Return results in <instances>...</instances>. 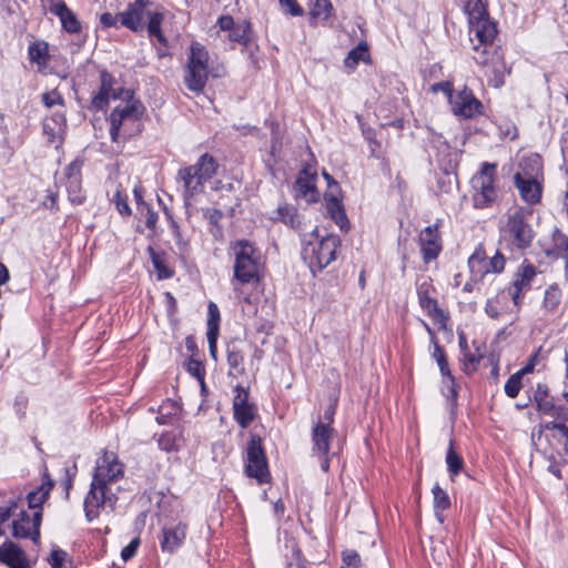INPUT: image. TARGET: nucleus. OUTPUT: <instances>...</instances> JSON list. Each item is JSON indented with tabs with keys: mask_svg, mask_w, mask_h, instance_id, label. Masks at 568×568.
Listing matches in <instances>:
<instances>
[{
	"mask_svg": "<svg viewBox=\"0 0 568 568\" xmlns=\"http://www.w3.org/2000/svg\"><path fill=\"white\" fill-rule=\"evenodd\" d=\"M17 508V503H12L8 507H0V524L7 521L11 516L16 515Z\"/></svg>",
	"mask_w": 568,
	"mask_h": 568,
	"instance_id": "obj_64",
	"label": "nucleus"
},
{
	"mask_svg": "<svg viewBox=\"0 0 568 568\" xmlns=\"http://www.w3.org/2000/svg\"><path fill=\"white\" fill-rule=\"evenodd\" d=\"M244 462V470L247 477L256 479L258 484L270 481L267 459L260 436L252 435L250 437Z\"/></svg>",
	"mask_w": 568,
	"mask_h": 568,
	"instance_id": "obj_11",
	"label": "nucleus"
},
{
	"mask_svg": "<svg viewBox=\"0 0 568 568\" xmlns=\"http://www.w3.org/2000/svg\"><path fill=\"white\" fill-rule=\"evenodd\" d=\"M316 172L311 168H304L298 174L294 190L297 197H308L310 200H315V191H316Z\"/></svg>",
	"mask_w": 568,
	"mask_h": 568,
	"instance_id": "obj_27",
	"label": "nucleus"
},
{
	"mask_svg": "<svg viewBox=\"0 0 568 568\" xmlns=\"http://www.w3.org/2000/svg\"><path fill=\"white\" fill-rule=\"evenodd\" d=\"M175 409V405L172 400H166L163 403L159 408V415L156 416V422L160 425H164L168 423L170 415L172 414L171 410L165 412L166 408Z\"/></svg>",
	"mask_w": 568,
	"mask_h": 568,
	"instance_id": "obj_57",
	"label": "nucleus"
},
{
	"mask_svg": "<svg viewBox=\"0 0 568 568\" xmlns=\"http://www.w3.org/2000/svg\"><path fill=\"white\" fill-rule=\"evenodd\" d=\"M42 103L47 108H52L54 105H63L64 100L58 90H52L42 94Z\"/></svg>",
	"mask_w": 568,
	"mask_h": 568,
	"instance_id": "obj_52",
	"label": "nucleus"
},
{
	"mask_svg": "<svg viewBox=\"0 0 568 568\" xmlns=\"http://www.w3.org/2000/svg\"><path fill=\"white\" fill-rule=\"evenodd\" d=\"M140 545V540L139 538H134L132 539L129 545H126L122 551H121V557L124 561H128L130 560L131 558H133L136 554V550H138V547Z\"/></svg>",
	"mask_w": 568,
	"mask_h": 568,
	"instance_id": "obj_59",
	"label": "nucleus"
},
{
	"mask_svg": "<svg viewBox=\"0 0 568 568\" xmlns=\"http://www.w3.org/2000/svg\"><path fill=\"white\" fill-rule=\"evenodd\" d=\"M464 11L468 17V22L489 17L487 10V0H467L464 6Z\"/></svg>",
	"mask_w": 568,
	"mask_h": 568,
	"instance_id": "obj_38",
	"label": "nucleus"
},
{
	"mask_svg": "<svg viewBox=\"0 0 568 568\" xmlns=\"http://www.w3.org/2000/svg\"><path fill=\"white\" fill-rule=\"evenodd\" d=\"M369 58L368 47L366 42H361L357 47L352 49L345 59L346 67L354 68L359 61H366Z\"/></svg>",
	"mask_w": 568,
	"mask_h": 568,
	"instance_id": "obj_44",
	"label": "nucleus"
},
{
	"mask_svg": "<svg viewBox=\"0 0 568 568\" xmlns=\"http://www.w3.org/2000/svg\"><path fill=\"white\" fill-rule=\"evenodd\" d=\"M82 161L74 160L65 168L68 181L72 179L81 180Z\"/></svg>",
	"mask_w": 568,
	"mask_h": 568,
	"instance_id": "obj_56",
	"label": "nucleus"
},
{
	"mask_svg": "<svg viewBox=\"0 0 568 568\" xmlns=\"http://www.w3.org/2000/svg\"><path fill=\"white\" fill-rule=\"evenodd\" d=\"M111 201H112V203H114L115 209L119 212V214H121L122 216L131 215V209L128 204V196H126V194H123V190L120 184L116 186Z\"/></svg>",
	"mask_w": 568,
	"mask_h": 568,
	"instance_id": "obj_46",
	"label": "nucleus"
},
{
	"mask_svg": "<svg viewBox=\"0 0 568 568\" xmlns=\"http://www.w3.org/2000/svg\"><path fill=\"white\" fill-rule=\"evenodd\" d=\"M227 39L232 42L247 47L252 40V27L247 20L239 21L227 33Z\"/></svg>",
	"mask_w": 568,
	"mask_h": 568,
	"instance_id": "obj_33",
	"label": "nucleus"
},
{
	"mask_svg": "<svg viewBox=\"0 0 568 568\" xmlns=\"http://www.w3.org/2000/svg\"><path fill=\"white\" fill-rule=\"evenodd\" d=\"M148 6L145 0H135L129 3L126 9L120 13V26L133 32L142 30Z\"/></svg>",
	"mask_w": 568,
	"mask_h": 568,
	"instance_id": "obj_21",
	"label": "nucleus"
},
{
	"mask_svg": "<svg viewBox=\"0 0 568 568\" xmlns=\"http://www.w3.org/2000/svg\"><path fill=\"white\" fill-rule=\"evenodd\" d=\"M186 371L192 376H194L196 379H199L201 383H203L204 375H205V368L200 361L190 358L186 363Z\"/></svg>",
	"mask_w": 568,
	"mask_h": 568,
	"instance_id": "obj_51",
	"label": "nucleus"
},
{
	"mask_svg": "<svg viewBox=\"0 0 568 568\" xmlns=\"http://www.w3.org/2000/svg\"><path fill=\"white\" fill-rule=\"evenodd\" d=\"M48 10L59 18L62 30L70 34L82 31V23L77 14L67 6L64 0H43Z\"/></svg>",
	"mask_w": 568,
	"mask_h": 568,
	"instance_id": "obj_19",
	"label": "nucleus"
},
{
	"mask_svg": "<svg viewBox=\"0 0 568 568\" xmlns=\"http://www.w3.org/2000/svg\"><path fill=\"white\" fill-rule=\"evenodd\" d=\"M171 230H172L175 243L179 246V248L182 252L186 251L189 243H187L186 240L183 239V236L181 234V231H180V227H179V225L175 222H172Z\"/></svg>",
	"mask_w": 568,
	"mask_h": 568,
	"instance_id": "obj_61",
	"label": "nucleus"
},
{
	"mask_svg": "<svg viewBox=\"0 0 568 568\" xmlns=\"http://www.w3.org/2000/svg\"><path fill=\"white\" fill-rule=\"evenodd\" d=\"M496 169V164L484 162L471 178V200L476 209L490 207L497 201Z\"/></svg>",
	"mask_w": 568,
	"mask_h": 568,
	"instance_id": "obj_8",
	"label": "nucleus"
},
{
	"mask_svg": "<svg viewBox=\"0 0 568 568\" xmlns=\"http://www.w3.org/2000/svg\"><path fill=\"white\" fill-rule=\"evenodd\" d=\"M209 78V52L200 42L190 45L187 61L184 68V83L195 93L203 91Z\"/></svg>",
	"mask_w": 568,
	"mask_h": 568,
	"instance_id": "obj_9",
	"label": "nucleus"
},
{
	"mask_svg": "<svg viewBox=\"0 0 568 568\" xmlns=\"http://www.w3.org/2000/svg\"><path fill=\"white\" fill-rule=\"evenodd\" d=\"M53 487V481L47 477L43 483L37 487V489L31 490L27 495L28 506L32 513H37V510L42 511V504L48 499L50 491Z\"/></svg>",
	"mask_w": 568,
	"mask_h": 568,
	"instance_id": "obj_31",
	"label": "nucleus"
},
{
	"mask_svg": "<svg viewBox=\"0 0 568 568\" xmlns=\"http://www.w3.org/2000/svg\"><path fill=\"white\" fill-rule=\"evenodd\" d=\"M519 168L520 171L514 175L515 186L525 203L535 205L540 202L542 193V187L537 181L541 170V160L536 154L525 156L520 160Z\"/></svg>",
	"mask_w": 568,
	"mask_h": 568,
	"instance_id": "obj_6",
	"label": "nucleus"
},
{
	"mask_svg": "<svg viewBox=\"0 0 568 568\" xmlns=\"http://www.w3.org/2000/svg\"><path fill=\"white\" fill-rule=\"evenodd\" d=\"M217 335H219V332H217L216 326L213 323L212 324L210 323V329L206 332V337H207V342H209L210 354L214 359H216V357H217V346H216Z\"/></svg>",
	"mask_w": 568,
	"mask_h": 568,
	"instance_id": "obj_54",
	"label": "nucleus"
},
{
	"mask_svg": "<svg viewBox=\"0 0 568 568\" xmlns=\"http://www.w3.org/2000/svg\"><path fill=\"white\" fill-rule=\"evenodd\" d=\"M51 568H75L72 557L63 549L53 548L48 558Z\"/></svg>",
	"mask_w": 568,
	"mask_h": 568,
	"instance_id": "obj_39",
	"label": "nucleus"
},
{
	"mask_svg": "<svg viewBox=\"0 0 568 568\" xmlns=\"http://www.w3.org/2000/svg\"><path fill=\"white\" fill-rule=\"evenodd\" d=\"M562 297V292L557 284L550 285L544 295L542 310L547 313H554L558 310Z\"/></svg>",
	"mask_w": 568,
	"mask_h": 568,
	"instance_id": "obj_36",
	"label": "nucleus"
},
{
	"mask_svg": "<svg viewBox=\"0 0 568 568\" xmlns=\"http://www.w3.org/2000/svg\"><path fill=\"white\" fill-rule=\"evenodd\" d=\"M215 159L204 153L195 164L180 169L178 182L182 184L185 201L203 191L204 184L216 173Z\"/></svg>",
	"mask_w": 568,
	"mask_h": 568,
	"instance_id": "obj_5",
	"label": "nucleus"
},
{
	"mask_svg": "<svg viewBox=\"0 0 568 568\" xmlns=\"http://www.w3.org/2000/svg\"><path fill=\"white\" fill-rule=\"evenodd\" d=\"M333 435V427L322 422H317L312 429V453L321 457V468L325 473L329 469V447Z\"/></svg>",
	"mask_w": 568,
	"mask_h": 568,
	"instance_id": "obj_14",
	"label": "nucleus"
},
{
	"mask_svg": "<svg viewBox=\"0 0 568 568\" xmlns=\"http://www.w3.org/2000/svg\"><path fill=\"white\" fill-rule=\"evenodd\" d=\"M469 41L471 43L473 59L480 67L488 84L500 88L505 77L510 73L503 50L496 45V23L490 17L479 18L468 22Z\"/></svg>",
	"mask_w": 568,
	"mask_h": 568,
	"instance_id": "obj_1",
	"label": "nucleus"
},
{
	"mask_svg": "<svg viewBox=\"0 0 568 568\" xmlns=\"http://www.w3.org/2000/svg\"><path fill=\"white\" fill-rule=\"evenodd\" d=\"M18 518L12 523V535L14 538H30L34 544L40 540V525L42 520V511L37 510L30 515L27 510L21 509L17 515Z\"/></svg>",
	"mask_w": 568,
	"mask_h": 568,
	"instance_id": "obj_15",
	"label": "nucleus"
},
{
	"mask_svg": "<svg viewBox=\"0 0 568 568\" xmlns=\"http://www.w3.org/2000/svg\"><path fill=\"white\" fill-rule=\"evenodd\" d=\"M276 219L293 230H303L304 217L298 213L297 209L293 205L285 204L278 206Z\"/></svg>",
	"mask_w": 568,
	"mask_h": 568,
	"instance_id": "obj_32",
	"label": "nucleus"
},
{
	"mask_svg": "<svg viewBox=\"0 0 568 568\" xmlns=\"http://www.w3.org/2000/svg\"><path fill=\"white\" fill-rule=\"evenodd\" d=\"M548 430H557L561 436V446L564 450L562 464H568V424L562 422L551 420L544 426Z\"/></svg>",
	"mask_w": 568,
	"mask_h": 568,
	"instance_id": "obj_41",
	"label": "nucleus"
},
{
	"mask_svg": "<svg viewBox=\"0 0 568 568\" xmlns=\"http://www.w3.org/2000/svg\"><path fill=\"white\" fill-rule=\"evenodd\" d=\"M433 356L438 364L442 375L446 378L444 381L446 388H447L446 396L448 398H452L455 400L457 397V388H456V384H455V378L452 375L450 369L448 367V362L446 358L445 351L442 346H439L438 343H435V345H434Z\"/></svg>",
	"mask_w": 568,
	"mask_h": 568,
	"instance_id": "obj_26",
	"label": "nucleus"
},
{
	"mask_svg": "<svg viewBox=\"0 0 568 568\" xmlns=\"http://www.w3.org/2000/svg\"><path fill=\"white\" fill-rule=\"evenodd\" d=\"M65 128L67 119L63 113H54L43 123V132L50 143H62Z\"/></svg>",
	"mask_w": 568,
	"mask_h": 568,
	"instance_id": "obj_28",
	"label": "nucleus"
},
{
	"mask_svg": "<svg viewBox=\"0 0 568 568\" xmlns=\"http://www.w3.org/2000/svg\"><path fill=\"white\" fill-rule=\"evenodd\" d=\"M361 566V556L353 549H347L342 552L341 568H358Z\"/></svg>",
	"mask_w": 568,
	"mask_h": 568,
	"instance_id": "obj_50",
	"label": "nucleus"
},
{
	"mask_svg": "<svg viewBox=\"0 0 568 568\" xmlns=\"http://www.w3.org/2000/svg\"><path fill=\"white\" fill-rule=\"evenodd\" d=\"M234 254V281L248 284L260 280V253L248 241H237L232 245Z\"/></svg>",
	"mask_w": 568,
	"mask_h": 568,
	"instance_id": "obj_7",
	"label": "nucleus"
},
{
	"mask_svg": "<svg viewBox=\"0 0 568 568\" xmlns=\"http://www.w3.org/2000/svg\"><path fill=\"white\" fill-rule=\"evenodd\" d=\"M506 260L503 254L496 252L488 257L481 245L477 246L468 258V267L471 280L481 281L489 273H500L505 268Z\"/></svg>",
	"mask_w": 568,
	"mask_h": 568,
	"instance_id": "obj_12",
	"label": "nucleus"
},
{
	"mask_svg": "<svg viewBox=\"0 0 568 568\" xmlns=\"http://www.w3.org/2000/svg\"><path fill=\"white\" fill-rule=\"evenodd\" d=\"M219 320H220V312L217 306L214 303H210L209 305V320H207V331L210 329V323L214 324L216 328L219 329Z\"/></svg>",
	"mask_w": 568,
	"mask_h": 568,
	"instance_id": "obj_63",
	"label": "nucleus"
},
{
	"mask_svg": "<svg viewBox=\"0 0 568 568\" xmlns=\"http://www.w3.org/2000/svg\"><path fill=\"white\" fill-rule=\"evenodd\" d=\"M100 23L103 28H119L120 13L112 14L110 12H104L100 16Z\"/></svg>",
	"mask_w": 568,
	"mask_h": 568,
	"instance_id": "obj_58",
	"label": "nucleus"
},
{
	"mask_svg": "<svg viewBox=\"0 0 568 568\" xmlns=\"http://www.w3.org/2000/svg\"><path fill=\"white\" fill-rule=\"evenodd\" d=\"M449 103L453 113L463 119H470L481 113V102L475 98L467 87L450 94Z\"/></svg>",
	"mask_w": 568,
	"mask_h": 568,
	"instance_id": "obj_16",
	"label": "nucleus"
},
{
	"mask_svg": "<svg viewBox=\"0 0 568 568\" xmlns=\"http://www.w3.org/2000/svg\"><path fill=\"white\" fill-rule=\"evenodd\" d=\"M327 210L335 221V223L339 226L341 230L348 229V220L345 214V211L341 204V202L336 197H332L327 203Z\"/></svg>",
	"mask_w": 568,
	"mask_h": 568,
	"instance_id": "obj_40",
	"label": "nucleus"
},
{
	"mask_svg": "<svg viewBox=\"0 0 568 568\" xmlns=\"http://www.w3.org/2000/svg\"><path fill=\"white\" fill-rule=\"evenodd\" d=\"M139 211L142 215H145L146 227L150 229L151 231H154L159 219L158 213L150 205H146L145 207Z\"/></svg>",
	"mask_w": 568,
	"mask_h": 568,
	"instance_id": "obj_55",
	"label": "nucleus"
},
{
	"mask_svg": "<svg viewBox=\"0 0 568 568\" xmlns=\"http://www.w3.org/2000/svg\"><path fill=\"white\" fill-rule=\"evenodd\" d=\"M233 416L241 428H247L257 416V408L248 402V390L242 385L234 388Z\"/></svg>",
	"mask_w": 568,
	"mask_h": 568,
	"instance_id": "obj_17",
	"label": "nucleus"
},
{
	"mask_svg": "<svg viewBox=\"0 0 568 568\" xmlns=\"http://www.w3.org/2000/svg\"><path fill=\"white\" fill-rule=\"evenodd\" d=\"M537 275L536 267L530 263L524 262L517 270L513 285L509 288V295L516 306H519L523 296L531 288V283Z\"/></svg>",
	"mask_w": 568,
	"mask_h": 568,
	"instance_id": "obj_18",
	"label": "nucleus"
},
{
	"mask_svg": "<svg viewBox=\"0 0 568 568\" xmlns=\"http://www.w3.org/2000/svg\"><path fill=\"white\" fill-rule=\"evenodd\" d=\"M534 403L537 410L557 419L566 418L567 413L564 406L557 404L549 395L548 387L545 384H538L534 393Z\"/></svg>",
	"mask_w": 568,
	"mask_h": 568,
	"instance_id": "obj_20",
	"label": "nucleus"
},
{
	"mask_svg": "<svg viewBox=\"0 0 568 568\" xmlns=\"http://www.w3.org/2000/svg\"><path fill=\"white\" fill-rule=\"evenodd\" d=\"M185 439L181 429L162 432L158 437V446L165 453H178L183 448Z\"/></svg>",
	"mask_w": 568,
	"mask_h": 568,
	"instance_id": "obj_29",
	"label": "nucleus"
},
{
	"mask_svg": "<svg viewBox=\"0 0 568 568\" xmlns=\"http://www.w3.org/2000/svg\"><path fill=\"white\" fill-rule=\"evenodd\" d=\"M145 18H148V32L151 37H155L159 42L166 44V39L161 31V24L164 19L163 13L158 11H146Z\"/></svg>",
	"mask_w": 568,
	"mask_h": 568,
	"instance_id": "obj_37",
	"label": "nucleus"
},
{
	"mask_svg": "<svg viewBox=\"0 0 568 568\" xmlns=\"http://www.w3.org/2000/svg\"><path fill=\"white\" fill-rule=\"evenodd\" d=\"M124 477V465L113 452L97 459L90 490L84 498L88 520L95 519L104 508L113 509L118 500V483Z\"/></svg>",
	"mask_w": 568,
	"mask_h": 568,
	"instance_id": "obj_2",
	"label": "nucleus"
},
{
	"mask_svg": "<svg viewBox=\"0 0 568 568\" xmlns=\"http://www.w3.org/2000/svg\"><path fill=\"white\" fill-rule=\"evenodd\" d=\"M67 191L72 204L79 205L84 202L85 196L82 192L81 180L72 179L68 181Z\"/></svg>",
	"mask_w": 568,
	"mask_h": 568,
	"instance_id": "obj_47",
	"label": "nucleus"
},
{
	"mask_svg": "<svg viewBox=\"0 0 568 568\" xmlns=\"http://www.w3.org/2000/svg\"><path fill=\"white\" fill-rule=\"evenodd\" d=\"M530 211L517 207L509 213L506 224L501 227V236L505 241L518 248H526L531 244L534 232L527 222Z\"/></svg>",
	"mask_w": 568,
	"mask_h": 568,
	"instance_id": "obj_10",
	"label": "nucleus"
},
{
	"mask_svg": "<svg viewBox=\"0 0 568 568\" xmlns=\"http://www.w3.org/2000/svg\"><path fill=\"white\" fill-rule=\"evenodd\" d=\"M544 455L549 463L547 467L548 471L555 475L557 478H561L560 463L558 462L556 455L554 453L546 454V452Z\"/></svg>",
	"mask_w": 568,
	"mask_h": 568,
	"instance_id": "obj_60",
	"label": "nucleus"
},
{
	"mask_svg": "<svg viewBox=\"0 0 568 568\" xmlns=\"http://www.w3.org/2000/svg\"><path fill=\"white\" fill-rule=\"evenodd\" d=\"M446 464L452 478L457 476L464 467V460L462 456L455 452L452 440L446 454Z\"/></svg>",
	"mask_w": 568,
	"mask_h": 568,
	"instance_id": "obj_43",
	"label": "nucleus"
},
{
	"mask_svg": "<svg viewBox=\"0 0 568 568\" xmlns=\"http://www.w3.org/2000/svg\"><path fill=\"white\" fill-rule=\"evenodd\" d=\"M529 371H530V367L526 366V367L521 368L520 371L516 372L515 374L510 375V377L507 379V382L505 384V393L508 397L515 398L518 396V394L523 387L521 378H523L524 374H526Z\"/></svg>",
	"mask_w": 568,
	"mask_h": 568,
	"instance_id": "obj_42",
	"label": "nucleus"
},
{
	"mask_svg": "<svg viewBox=\"0 0 568 568\" xmlns=\"http://www.w3.org/2000/svg\"><path fill=\"white\" fill-rule=\"evenodd\" d=\"M419 245L424 262L435 260L442 251V242L436 225H429L420 232Z\"/></svg>",
	"mask_w": 568,
	"mask_h": 568,
	"instance_id": "obj_24",
	"label": "nucleus"
},
{
	"mask_svg": "<svg viewBox=\"0 0 568 568\" xmlns=\"http://www.w3.org/2000/svg\"><path fill=\"white\" fill-rule=\"evenodd\" d=\"M186 529L183 523L164 526L159 538L161 550L168 554L175 552L185 540Z\"/></svg>",
	"mask_w": 568,
	"mask_h": 568,
	"instance_id": "obj_22",
	"label": "nucleus"
},
{
	"mask_svg": "<svg viewBox=\"0 0 568 568\" xmlns=\"http://www.w3.org/2000/svg\"><path fill=\"white\" fill-rule=\"evenodd\" d=\"M113 84V75L106 70H102L100 72V89L91 100V104L94 109L103 110L108 106L111 100L114 102L119 101V98H115L114 95L121 88L114 89Z\"/></svg>",
	"mask_w": 568,
	"mask_h": 568,
	"instance_id": "obj_23",
	"label": "nucleus"
},
{
	"mask_svg": "<svg viewBox=\"0 0 568 568\" xmlns=\"http://www.w3.org/2000/svg\"><path fill=\"white\" fill-rule=\"evenodd\" d=\"M432 494L435 516L439 523H443V511L447 510L450 507L449 496L438 484H435L433 486Z\"/></svg>",
	"mask_w": 568,
	"mask_h": 568,
	"instance_id": "obj_34",
	"label": "nucleus"
},
{
	"mask_svg": "<svg viewBox=\"0 0 568 568\" xmlns=\"http://www.w3.org/2000/svg\"><path fill=\"white\" fill-rule=\"evenodd\" d=\"M333 4L331 0H315L311 16L316 20H326L332 14Z\"/></svg>",
	"mask_w": 568,
	"mask_h": 568,
	"instance_id": "obj_45",
	"label": "nucleus"
},
{
	"mask_svg": "<svg viewBox=\"0 0 568 568\" xmlns=\"http://www.w3.org/2000/svg\"><path fill=\"white\" fill-rule=\"evenodd\" d=\"M151 257L159 280L170 278L173 275V271L164 263L160 254L153 252Z\"/></svg>",
	"mask_w": 568,
	"mask_h": 568,
	"instance_id": "obj_49",
	"label": "nucleus"
},
{
	"mask_svg": "<svg viewBox=\"0 0 568 568\" xmlns=\"http://www.w3.org/2000/svg\"><path fill=\"white\" fill-rule=\"evenodd\" d=\"M237 22L231 16H222L217 20V26L221 31L230 32Z\"/></svg>",
	"mask_w": 568,
	"mask_h": 568,
	"instance_id": "obj_62",
	"label": "nucleus"
},
{
	"mask_svg": "<svg viewBox=\"0 0 568 568\" xmlns=\"http://www.w3.org/2000/svg\"><path fill=\"white\" fill-rule=\"evenodd\" d=\"M554 250L557 256L565 261V268L568 270V236L557 233L554 236Z\"/></svg>",
	"mask_w": 568,
	"mask_h": 568,
	"instance_id": "obj_48",
	"label": "nucleus"
},
{
	"mask_svg": "<svg viewBox=\"0 0 568 568\" xmlns=\"http://www.w3.org/2000/svg\"><path fill=\"white\" fill-rule=\"evenodd\" d=\"M244 356L240 349L235 346L227 347V365H229V376H241L244 374L245 368L243 365Z\"/></svg>",
	"mask_w": 568,
	"mask_h": 568,
	"instance_id": "obj_35",
	"label": "nucleus"
},
{
	"mask_svg": "<svg viewBox=\"0 0 568 568\" xmlns=\"http://www.w3.org/2000/svg\"><path fill=\"white\" fill-rule=\"evenodd\" d=\"M28 57L30 62L38 65V71L43 72L49 63V44L43 40H37L30 43L28 48Z\"/></svg>",
	"mask_w": 568,
	"mask_h": 568,
	"instance_id": "obj_30",
	"label": "nucleus"
},
{
	"mask_svg": "<svg viewBox=\"0 0 568 568\" xmlns=\"http://www.w3.org/2000/svg\"><path fill=\"white\" fill-rule=\"evenodd\" d=\"M115 98H119L118 103L111 111L108 121L110 123V136L113 142H116L121 134H126V128L133 125L143 113L141 102L135 99L134 92L131 89H120Z\"/></svg>",
	"mask_w": 568,
	"mask_h": 568,
	"instance_id": "obj_4",
	"label": "nucleus"
},
{
	"mask_svg": "<svg viewBox=\"0 0 568 568\" xmlns=\"http://www.w3.org/2000/svg\"><path fill=\"white\" fill-rule=\"evenodd\" d=\"M0 562L9 568H31L23 549L11 540H6L0 546Z\"/></svg>",
	"mask_w": 568,
	"mask_h": 568,
	"instance_id": "obj_25",
	"label": "nucleus"
},
{
	"mask_svg": "<svg viewBox=\"0 0 568 568\" xmlns=\"http://www.w3.org/2000/svg\"><path fill=\"white\" fill-rule=\"evenodd\" d=\"M416 290L418 303L422 310L435 323L439 324L442 328L446 327L447 316L444 311L438 307L437 301L433 294L435 292L432 280L427 276H422L416 282Z\"/></svg>",
	"mask_w": 568,
	"mask_h": 568,
	"instance_id": "obj_13",
	"label": "nucleus"
},
{
	"mask_svg": "<svg viewBox=\"0 0 568 568\" xmlns=\"http://www.w3.org/2000/svg\"><path fill=\"white\" fill-rule=\"evenodd\" d=\"M339 245L341 240L337 235H321L318 230L314 229L310 239L303 241L302 257L315 274L336 260Z\"/></svg>",
	"mask_w": 568,
	"mask_h": 568,
	"instance_id": "obj_3",
	"label": "nucleus"
},
{
	"mask_svg": "<svg viewBox=\"0 0 568 568\" xmlns=\"http://www.w3.org/2000/svg\"><path fill=\"white\" fill-rule=\"evenodd\" d=\"M282 9L293 16V17H301L304 13L303 8L297 3L296 0H278Z\"/></svg>",
	"mask_w": 568,
	"mask_h": 568,
	"instance_id": "obj_53",
	"label": "nucleus"
}]
</instances>
